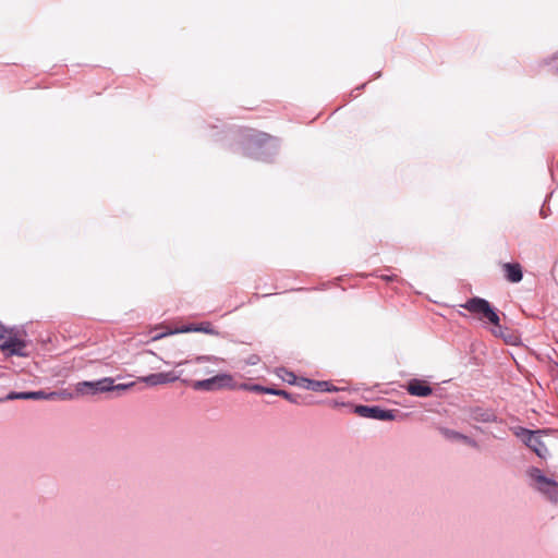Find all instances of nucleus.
<instances>
[{"mask_svg":"<svg viewBox=\"0 0 558 558\" xmlns=\"http://www.w3.org/2000/svg\"><path fill=\"white\" fill-rule=\"evenodd\" d=\"M278 391H279V390H276V389H272V388H266V387H265L264 393H269V395H276V396H278Z\"/></svg>","mask_w":558,"mask_h":558,"instance_id":"c85d7f7f","label":"nucleus"},{"mask_svg":"<svg viewBox=\"0 0 558 558\" xmlns=\"http://www.w3.org/2000/svg\"><path fill=\"white\" fill-rule=\"evenodd\" d=\"M74 398V395L71 392H68L66 390L63 391H52V392H46L44 390L39 391H31V400H71Z\"/></svg>","mask_w":558,"mask_h":558,"instance_id":"9d476101","label":"nucleus"},{"mask_svg":"<svg viewBox=\"0 0 558 558\" xmlns=\"http://www.w3.org/2000/svg\"><path fill=\"white\" fill-rule=\"evenodd\" d=\"M281 373H283L282 375H280L282 377L283 380L288 381L289 384H294L295 383V375L287 369H280Z\"/></svg>","mask_w":558,"mask_h":558,"instance_id":"4be33fe9","label":"nucleus"},{"mask_svg":"<svg viewBox=\"0 0 558 558\" xmlns=\"http://www.w3.org/2000/svg\"><path fill=\"white\" fill-rule=\"evenodd\" d=\"M278 396H282L283 398L289 399V393L284 390H279Z\"/></svg>","mask_w":558,"mask_h":558,"instance_id":"c756f323","label":"nucleus"},{"mask_svg":"<svg viewBox=\"0 0 558 558\" xmlns=\"http://www.w3.org/2000/svg\"><path fill=\"white\" fill-rule=\"evenodd\" d=\"M241 388L245 389V390H251V391H255V392H263V393H264V390H265V387L259 386V385H246V384H243V385H241Z\"/></svg>","mask_w":558,"mask_h":558,"instance_id":"5701e85b","label":"nucleus"},{"mask_svg":"<svg viewBox=\"0 0 558 558\" xmlns=\"http://www.w3.org/2000/svg\"><path fill=\"white\" fill-rule=\"evenodd\" d=\"M476 418H478V420H481L483 422H489V421H493L495 418V415H494V413L486 411V412H482L480 414V416H476Z\"/></svg>","mask_w":558,"mask_h":558,"instance_id":"b1692460","label":"nucleus"},{"mask_svg":"<svg viewBox=\"0 0 558 558\" xmlns=\"http://www.w3.org/2000/svg\"><path fill=\"white\" fill-rule=\"evenodd\" d=\"M10 328L5 327L0 323V343L4 340V338L8 336Z\"/></svg>","mask_w":558,"mask_h":558,"instance_id":"393cba45","label":"nucleus"},{"mask_svg":"<svg viewBox=\"0 0 558 558\" xmlns=\"http://www.w3.org/2000/svg\"><path fill=\"white\" fill-rule=\"evenodd\" d=\"M190 331H198V332H205V333H209V335L215 333L214 329L210 327V324L206 323V324H201L199 326L191 325V326L182 327L174 331L163 332L161 335L155 336L154 340L160 339L167 335H172L175 332H190Z\"/></svg>","mask_w":558,"mask_h":558,"instance_id":"9b49d317","label":"nucleus"},{"mask_svg":"<svg viewBox=\"0 0 558 558\" xmlns=\"http://www.w3.org/2000/svg\"><path fill=\"white\" fill-rule=\"evenodd\" d=\"M25 337H26V332L22 328L11 327L8 332V336L0 343V349L7 355L25 356L26 355Z\"/></svg>","mask_w":558,"mask_h":558,"instance_id":"7ed1b4c3","label":"nucleus"},{"mask_svg":"<svg viewBox=\"0 0 558 558\" xmlns=\"http://www.w3.org/2000/svg\"><path fill=\"white\" fill-rule=\"evenodd\" d=\"M506 278L510 282H519L522 279V270L520 264H505Z\"/></svg>","mask_w":558,"mask_h":558,"instance_id":"ddd939ff","label":"nucleus"},{"mask_svg":"<svg viewBox=\"0 0 558 558\" xmlns=\"http://www.w3.org/2000/svg\"><path fill=\"white\" fill-rule=\"evenodd\" d=\"M440 433L449 440H458L462 437V434L449 428H440Z\"/></svg>","mask_w":558,"mask_h":558,"instance_id":"a211bd4d","label":"nucleus"},{"mask_svg":"<svg viewBox=\"0 0 558 558\" xmlns=\"http://www.w3.org/2000/svg\"><path fill=\"white\" fill-rule=\"evenodd\" d=\"M184 363H185V362H179V363H177L175 365H177V366H179V365H182V364H184Z\"/></svg>","mask_w":558,"mask_h":558,"instance_id":"2f4dec72","label":"nucleus"},{"mask_svg":"<svg viewBox=\"0 0 558 558\" xmlns=\"http://www.w3.org/2000/svg\"><path fill=\"white\" fill-rule=\"evenodd\" d=\"M502 339L508 344L517 345L520 343V336L510 330H507L505 332V336L502 337Z\"/></svg>","mask_w":558,"mask_h":558,"instance_id":"2eb2a0df","label":"nucleus"},{"mask_svg":"<svg viewBox=\"0 0 558 558\" xmlns=\"http://www.w3.org/2000/svg\"><path fill=\"white\" fill-rule=\"evenodd\" d=\"M407 390L412 396L423 398L430 396L433 392L430 386L421 379H411L407 385Z\"/></svg>","mask_w":558,"mask_h":558,"instance_id":"1a4fd4ad","label":"nucleus"},{"mask_svg":"<svg viewBox=\"0 0 558 558\" xmlns=\"http://www.w3.org/2000/svg\"><path fill=\"white\" fill-rule=\"evenodd\" d=\"M531 486L550 502H558V482L537 468L529 470Z\"/></svg>","mask_w":558,"mask_h":558,"instance_id":"f257e3e1","label":"nucleus"},{"mask_svg":"<svg viewBox=\"0 0 558 558\" xmlns=\"http://www.w3.org/2000/svg\"><path fill=\"white\" fill-rule=\"evenodd\" d=\"M144 357L146 360L145 363L147 365H149L151 369H159V365H157V363H156V361L159 360V357L155 353L147 352L144 355Z\"/></svg>","mask_w":558,"mask_h":558,"instance_id":"dca6fc26","label":"nucleus"},{"mask_svg":"<svg viewBox=\"0 0 558 558\" xmlns=\"http://www.w3.org/2000/svg\"><path fill=\"white\" fill-rule=\"evenodd\" d=\"M195 390H216L221 388H232L233 378L229 374H219L208 379L197 380L193 383Z\"/></svg>","mask_w":558,"mask_h":558,"instance_id":"39448f33","label":"nucleus"},{"mask_svg":"<svg viewBox=\"0 0 558 558\" xmlns=\"http://www.w3.org/2000/svg\"><path fill=\"white\" fill-rule=\"evenodd\" d=\"M553 438L548 430H530L525 428V447L531 449L539 459L546 460L550 456Z\"/></svg>","mask_w":558,"mask_h":558,"instance_id":"f03ea898","label":"nucleus"},{"mask_svg":"<svg viewBox=\"0 0 558 558\" xmlns=\"http://www.w3.org/2000/svg\"><path fill=\"white\" fill-rule=\"evenodd\" d=\"M354 412L362 417L374 418L379 421H392L396 417L395 411L384 410L377 405H357L355 407Z\"/></svg>","mask_w":558,"mask_h":558,"instance_id":"0eeeda50","label":"nucleus"},{"mask_svg":"<svg viewBox=\"0 0 558 558\" xmlns=\"http://www.w3.org/2000/svg\"><path fill=\"white\" fill-rule=\"evenodd\" d=\"M458 441H463L464 444L472 446V447L476 446V442L465 435H462V437H460V439H458Z\"/></svg>","mask_w":558,"mask_h":558,"instance_id":"a878e982","label":"nucleus"},{"mask_svg":"<svg viewBox=\"0 0 558 558\" xmlns=\"http://www.w3.org/2000/svg\"><path fill=\"white\" fill-rule=\"evenodd\" d=\"M113 381L114 380L111 378V391H113V390L124 391V390H128V389L132 388L135 385V383H133V381L132 383H128V384L114 385Z\"/></svg>","mask_w":558,"mask_h":558,"instance_id":"aec40b11","label":"nucleus"},{"mask_svg":"<svg viewBox=\"0 0 558 558\" xmlns=\"http://www.w3.org/2000/svg\"><path fill=\"white\" fill-rule=\"evenodd\" d=\"M111 391V377H105L96 381H81L76 385L80 395H96Z\"/></svg>","mask_w":558,"mask_h":558,"instance_id":"423d86ee","label":"nucleus"},{"mask_svg":"<svg viewBox=\"0 0 558 558\" xmlns=\"http://www.w3.org/2000/svg\"><path fill=\"white\" fill-rule=\"evenodd\" d=\"M267 144L271 147L276 146L274 143V140L269 135H267L265 133H260V134L256 135V137L254 140L251 141V146L248 149L252 150L254 146L262 147Z\"/></svg>","mask_w":558,"mask_h":558,"instance_id":"4468645a","label":"nucleus"},{"mask_svg":"<svg viewBox=\"0 0 558 558\" xmlns=\"http://www.w3.org/2000/svg\"><path fill=\"white\" fill-rule=\"evenodd\" d=\"M461 307L493 325H497V322H499V316L495 308L485 299L478 296L471 298Z\"/></svg>","mask_w":558,"mask_h":558,"instance_id":"20e7f679","label":"nucleus"},{"mask_svg":"<svg viewBox=\"0 0 558 558\" xmlns=\"http://www.w3.org/2000/svg\"><path fill=\"white\" fill-rule=\"evenodd\" d=\"M513 433L519 437L523 434V427L522 426H515L513 427Z\"/></svg>","mask_w":558,"mask_h":558,"instance_id":"cd10ccee","label":"nucleus"},{"mask_svg":"<svg viewBox=\"0 0 558 558\" xmlns=\"http://www.w3.org/2000/svg\"><path fill=\"white\" fill-rule=\"evenodd\" d=\"M16 399L31 400V391L10 392L3 400H16Z\"/></svg>","mask_w":558,"mask_h":558,"instance_id":"f3484780","label":"nucleus"},{"mask_svg":"<svg viewBox=\"0 0 558 558\" xmlns=\"http://www.w3.org/2000/svg\"><path fill=\"white\" fill-rule=\"evenodd\" d=\"M306 389L313 390V391H337L338 389L333 386H331L328 381H319V380H311V379H303Z\"/></svg>","mask_w":558,"mask_h":558,"instance_id":"f8f14e48","label":"nucleus"},{"mask_svg":"<svg viewBox=\"0 0 558 558\" xmlns=\"http://www.w3.org/2000/svg\"><path fill=\"white\" fill-rule=\"evenodd\" d=\"M220 361H222V360L217 356H213V355H199L195 359V362L198 364L204 363V362L218 363Z\"/></svg>","mask_w":558,"mask_h":558,"instance_id":"6ab92c4d","label":"nucleus"},{"mask_svg":"<svg viewBox=\"0 0 558 558\" xmlns=\"http://www.w3.org/2000/svg\"><path fill=\"white\" fill-rule=\"evenodd\" d=\"M493 329H492V333L495 336V337H500L502 338L505 336V332L508 330L506 328H504L501 325H500V320L497 322V325H493Z\"/></svg>","mask_w":558,"mask_h":558,"instance_id":"412c9836","label":"nucleus"},{"mask_svg":"<svg viewBox=\"0 0 558 558\" xmlns=\"http://www.w3.org/2000/svg\"><path fill=\"white\" fill-rule=\"evenodd\" d=\"M251 155L256 157V158H263L264 153H254V151H252Z\"/></svg>","mask_w":558,"mask_h":558,"instance_id":"7c9ffc66","label":"nucleus"},{"mask_svg":"<svg viewBox=\"0 0 558 558\" xmlns=\"http://www.w3.org/2000/svg\"><path fill=\"white\" fill-rule=\"evenodd\" d=\"M177 379H179V376L174 375L173 373H157L138 378L140 381H143L149 386L172 383L175 381Z\"/></svg>","mask_w":558,"mask_h":558,"instance_id":"6e6552de","label":"nucleus"},{"mask_svg":"<svg viewBox=\"0 0 558 558\" xmlns=\"http://www.w3.org/2000/svg\"><path fill=\"white\" fill-rule=\"evenodd\" d=\"M258 361H259V357L257 355H251L246 360V363L250 364V365H255V364H257Z\"/></svg>","mask_w":558,"mask_h":558,"instance_id":"bb28decb","label":"nucleus"}]
</instances>
